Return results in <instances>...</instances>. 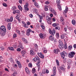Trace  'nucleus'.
<instances>
[{
    "label": "nucleus",
    "instance_id": "obj_1",
    "mask_svg": "<svg viewBox=\"0 0 76 76\" xmlns=\"http://www.w3.org/2000/svg\"><path fill=\"white\" fill-rule=\"evenodd\" d=\"M6 32V29L4 26H1L0 28V34L2 37H3Z\"/></svg>",
    "mask_w": 76,
    "mask_h": 76
},
{
    "label": "nucleus",
    "instance_id": "obj_2",
    "mask_svg": "<svg viewBox=\"0 0 76 76\" xmlns=\"http://www.w3.org/2000/svg\"><path fill=\"white\" fill-rule=\"evenodd\" d=\"M59 45H58V48L59 49H61V48H64V44L63 43V42L61 40H59Z\"/></svg>",
    "mask_w": 76,
    "mask_h": 76
},
{
    "label": "nucleus",
    "instance_id": "obj_3",
    "mask_svg": "<svg viewBox=\"0 0 76 76\" xmlns=\"http://www.w3.org/2000/svg\"><path fill=\"white\" fill-rule=\"evenodd\" d=\"M56 3L58 6V9L59 10H61V5L60 4V0H57L56 1Z\"/></svg>",
    "mask_w": 76,
    "mask_h": 76
},
{
    "label": "nucleus",
    "instance_id": "obj_4",
    "mask_svg": "<svg viewBox=\"0 0 76 76\" xmlns=\"http://www.w3.org/2000/svg\"><path fill=\"white\" fill-rule=\"evenodd\" d=\"M46 19L47 20V22L48 24H51V18H50L48 16L46 17Z\"/></svg>",
    "mask_w": 76,
    "mask_h": 76
},
{
    "label": "nucleus",
    "instance_id": "obj_5",
    "mask_svg": "<svg viewBox=\"0 0 76 76\" xmlns=\"http://www.w3.org/2000/svg\"><path fill=\"white\" fill-rule=\"evenodd\" d=\"M74 55H75V53L74 52H71L68 55V57L69 58H73L74 57Z\"/></svg>",
    "mask_w": 76,
    "mask_h": 76
},
{
    "label": "nucleus",
    "instance_id": "obj_6",
    "mask_svg": "<svg viewBox=\"0 0 76 76\" xmlns=\"http://www.w3.org/2000/svg\"><path fill=\"white\" fill-rule=\"evenodd\" d=\"M49 10H50V11H51V12L52 13H53L54 14V15L55 16L57 15V13H56V11L52 8H49Z\"/></svg>",
    "mask_w": 76,
    "mask_h": 76
},
{
    "label": "nucleus",
    "instance_id": "obj_7",
    "mask_svg": "<svg viewBox=\"0 0 76 76\" xmlns=\"http://www.w3.org/2000/svg\"><path fill=\"white\" fill-rule=\"evenodd\" d=\"M28 6H29V4L27 2L26 3V4L24 6V7L26 10H27V11L29 10V8H28Z\"/></svg>",
    "mask_w": 76,
    "mask_h": 76
},
{
    "label": "nucleus",
    "instance_id": "obj_8",
    "mask_svg": "<svg viewBox=\"0 0 76 76\" xmlns=\"http://www.w3.org/2000/svg\"><path fill=\"white\" fill-rule=\"evenodd\" d=\"M56 30H53V31L50 30V31L49 32L50 34H51V35H53V36H54L55 34H56Z\"/></svg>",
    "mask_w": 76,
    "mask_h": 76
},
{
    "label": "nucleus",
    "instance_id": "obj_9",
    "mask_svg": "<svg viewBox=\"0 0 76 76\" xmlns=\"http://www.w3.org/2000/svg\"><path fill=\"white\" fill-rule=\"evenodd\" d=\"M65 54H66V53H65V52L64 51L61 53V56L62 58H64V57H65V55H64Z\"/></svg>",
    "mask_w": 76,
    "mask_h": 76
},
{
    "label": "nucleus",
    "instance_id": "obj_10",
    "mask_svg": "<svg viewBox=\"0 0 76 76\" xmlns=\"http://www.w3.org/2000/svg\"><path fill=\"white\" fill-rule=\"evenodd\" d=\"M25 71L26 73L27 74V75H29L30 74V72H29V69L27 67H26L25 69Z\"/></svg>",
    "mask_w": 76,
    "mask_h": 76
},
{
    "label": "nucleus",
    "instance_id": "obj_11",
    "mask_svg": "<svg viewBox=\"0 0 76 76\" xmlns=\"http://www.w3.org/2000/svg\"><path fill=\"white\" fill-rule=\"evenodd\" d=\"M30 30H31V29L30 28H29L27 30L26 34L27 36H29L30 35V32H31Z\"/></svg>",
    "mask_w": 76,
    "mask_h": 76
},
{
    "label": "nucleus",
    "instance_id": "obj_12",
    "mask_svg": "<svg viewBox=\"0 0 76 76\" xmlns=\"http://www.w3.org/2000/svg\"><path fill=\"white\" fill-rule=\"evenodd\" d=\"M60 51V50L58 48H57V49H55L53 50V52L54 53H55L56 54H58V52Z\"/></svg>",
    "mask_w": 76,
    "mask_h": 76
},
{
    "label": "nucleus",
    "instance_id": "obj_13",
    "mask_svg": "<svg viewBox=\"0 0 76 76\" xmlns=\"http://www.w3.org/2000/svg\"><path fill=\"white\" fill-rule=\"evenodd\" d=\"M53 73L54 75H56V68L54 66L53 69Z\"/></svg>",
    "mask_w": 76,
    "mask_h": 76
},
{
    "label": "nucleus",
    "instance_id": "obj_14",
    "mask_svg": "<svg viewBox=\"0 0 76 76\" xmlns=\"http://www.w3.org/2000/svg\"><path fill=\"white\" fill-rule=\"evenodd\" d=\"M39 37L41 39H44V38H45V36H44V35L42 33H40L39 35Z\"/></svg>",
    "mask_w": 76,
    "mask_h": 76
},
{
    "label": "nucleus",
    "instance_id": "obj_15",
    "mask_svg": "<svg viewBox=\"0 0 76 76\" xmlns=\"http://www.w3.org/2000/svg\"><path fill=\"white\" fill-rule=\"evenodd\" d=\"M26 53V51L25 50H23L21 51V54L23 57H24L25 56V55Z\"/></svg>",
    "mask_w": 76,
    "mask_h": 76
},
{
    "label": "nucleus",
    "instance_id": "obj_16",
    "mask_svg": "<svg viewBox=\"0 0 76 76\" xmlns=\"http://www.w3.org/2000/svg\"><path fill=\"white\" fill-rule=\"evenodd\" d=\"M20 13V11L19 10H15L13 12V14H16V13Z\"/></svg>",
    "mask_w": 76,
    "mask_h": 76
},
{
    "label": "nucleus",
    "instance_id": "obj_17",
    "mask_svg": "<svg viewBox=\"0 0 76 76\" xmlns=\"http://www.w3.org/2000/svg\"><path fill=\"white\" fill-rule=\"evenodd\" d=\"M30 54L31 56H34L35 55V52H34V50H30Z\"/></svg>",
    "mask_w": 76,
    "mask_h": 76
},
{
    "label": "nucleus",
    "instance_id": "obj_18",
    "mask_svg": "<svg viewBox=\"0 0 76 76\" xmlns=\"http://www.w3.org/2000/svg\"><path fill=\"white\" fill-rule=\"evenodd\" d=\"M60 68L61 70H63V71H64V70H65V68H64V65H62L61 66H60Z\"/></svg>",
    "mask_w": 76,
    "mask_h": 76
},
{
    "label": "nucleus",
    "instance_id": "obj_19",
    "mask_svg": "<svg viewBox=\"0 0 76 76\" xmlns=\"http://www.w3.org/2000/svg\"><path fill=\"white\" fill-rule=\"evenodd\" d=\"M58 25H59V24H58V23H54L53 24L52 26L53 27H56V26H58Z\"/></svg>",
    "mask_w": 76,
    "mask_h": 76
},
{
    "label": "nucleus",
    "instance_id": "obj_20",
    "mask_svg": "<svg viewBox=\"0 0 76 76\" xmlns=\"http://www.w3.org/2000/svg\"><path fill=\"white\" fill-rule=\"evenodd\" d=\"M49 38L50 40H51V41H53L54 40V37H53L52 35L50 36L49 37Z\"/></svg>",
    "mask_w": 76,
    "mask_h": 76
},
{
    "label": "nucleus",
    "instance_id": "obj_21",
    "mask_svg": "<svg viewBox=\"0 0 76 76\" xmlns=\"http://www.w3.org/2000/svg\"><path fill=\"white\" fill-rule=\"evenodd\" d=\"M34 5L38 7V8H39V6L38 4H37V2H35V3H34Z\"/></svg>",
    "mask_w": 76,
    "mask_h": 76
},
{
    "label": "nucleus",
    "instance_id": "obj_22",
    "mask_svg": "<svg viewBox=\"0 0 76 76\" xmlns=\"http://www.w3.org/2000/svg\"><path fill=\"white\" fill-rule=\"evenodd\" d=\"M11 25L10 24H8L7 26V28L8 30H10V29H11V27H10Z\"/></svg>",
    "mask_w": 76,
    "mask_h": 76
},
{
    "label": "nucleus",
    "instance_id": "obj_23",
    "mask_svg": "<svg viewBox=\"0 0 76 76\" xmlns=\"http://www.w3.org/2000/svg\"><path fill=\"white\" fill-rule=\"evenodd\" d=\"M9 49H10L11 51H15V49L14 48L12 47H10L9 48Z\"/></svg>",
    "mask_w": 76,
    "mask_h": 76
},
{
    "label": "nucleus",
    "instance_id": "obj_24",
    "mask_svg": "<svg viewBox=\"0 0 76 76\" xmlns=\"http://www.w3.org/2000/svg\"><path fill=\"white\" fill-rule=\"evenodd\" d=\"M47 5L45 6V11H48V9Z\"/></svg>",
    "mask_w": 76,
    "mask_h": 76
},
{
    "label": "nucleus",
    "instance_id": "obj_25",
    "mask_svg": "<svg viewBox=\"0 0 76 76\" xmlns=\"http://www.w3.org/2000/svg\"><path fill=\"white\" fill-rule=\"evenodd\" d=\"M32 72L33 73H35L36 72V69L35 68H33L32 70Z\"/></svg>",
    "mask_w": 76,
    "mask_h": 76
},
{
    "label": "nucleus",
    "instance_id": "obj_26",
    "mask_svg": "<svg viewBox=\"0 0 76 76\" xmlns=\"http://www.w3.org/2000/svg\"><path fill=\"white\" fill-rule=\"evenodd\" d=\"M37 60H38V65H39V63L40 62V59H39V58L38 57H37Z\"/></svg>",
    "mask_w": 76,
    "mask_h": 76
},
{
    "label": "nucleus",
    "instance_id": "obj_27",
    "mask_svg": "<svg viewBox=\"0 0 76 76\" xmlns=\"http://www.w3.org/2000/svg\"><path fill=\"white\" fill-rule=\"evenodd\" d=\"M72 23L73 25H75L76 24V21L74 20H72Z\"/></svg>",
    "mask_w": 76,
    "mask_h": 76
},
{
    "label": "nucleus",
    "instance_id": "obj_28",
    "mask_svg": "<svg viewBox=\"0 0 76 76\" xmlns=\"http://www.w3.org/2000/svg\"><path fill=\"white\" fill-rule=\"evenodd\" d=\"M18 7L19 9L20 10H21V11H22V7H21V6H20V5H19Z\"/></svg>",
    "mask_w": 76,
    "mask_h": 76
},
{
    "label": "nucleus",
    "instance_id": "obj_29",
    "mask_svg": "<svg viewBox=\"0 0 76 76\" xmlns=\"http://www.w3.org/2000/svg\"><path fill=\"white\" fill-rule=\"evenodd\" d=\"M33 60L34 61H37V60H38V56L37 57H35L33 59Z\"/></svg>",
    "mask_w": 76,
    "mask_h": 76
},
{
    "label": "nucleus",
    "instance_id": "obj_30",
    "mask_svg": "<svg viewBox=\"0 0 76 76\" xmlns=\"http://www.w3.org/2000/svg\"><path fill=\"white\" fill-rule=\"evenodd\" d=\"M55 29L56 30H57V29L58 30H60V27L59 26H58L55 27Z\"/></svg>",
    "mask_w": 76,
    "mask_h": 76
},
{
    "label": "nucleus",
    "instance_id": "obj_31",
    "mask_svg": "<svg viewBox=\"0 0 76 76\" xmlns=\"http://www.w3.org/2000/svg\"><path fill=\"white\" fill-rule=\"evenodd\" d=\"M13 17L11 16L10 19V22H12L13 21Z\"/></svg>",
    "mask_w": 76,
    "mask_h": 76
},
{
    "label": "nucleus",
    "instance_id": "obj_32",
    "mask_svg": "<svg viewBox=\"0 0 76 76\" xmlns=\"http://www.w3.org/2000/svg\"><path fill=\"white\" fill-rule=\"evenodd\" d=\"M68 11V7H66L65 10H64L65 13H67Z\"/></svg>",
    "mask_w": 76,
    "mask_h": 76
},
{
    "label": "nucleus",
    "instance_id": "obj_33",
    "mask_svg": "<svg viewBox=\"0 0 76 76\" xmlns=\"http://www.w3.org/2000/svg\"><path fill=\"white\" fill-rule=\"evenodd\" d=\"M39 57L40 58H44V55L42 53L41 55Z\"/></svg>",
    "mask_w": 76,
    "mask_h": 76
},
{
    "label": "nucleus",
    "instance_id": "obj_34",
    "mask_svg": "<svg viewBox=\"0 0 76 76\" xmlns=\"http://www.w3.org/2000/svg\"><path fill=\"white\" fill-rule=\"evenodd\" d=\"M24 26L25 28H28V26L26 23L24 24Z\"/></svg>",
    "mask_w": 76,
    "mask_h": 76
},
{
    "label": "nucleus",
    "instance_id": "obj_35",
    "mask_svg": "<svg viewBox=\"0 0 76 76\" xmlns=\"http://www.w3.org/2000/svg\"><path fill=\"white\" fill-rule=\"evenodd\" d=\"M16 37H17V34H16L15 33L13 35V38H16Z\"/></svg>",
    "mask_w": 76,
    "mask_h": 76
},
{
    "label": "nucleus",
    "instance_id": "obj_36",
    "mask_svg": "<svg viewBox=\"0 0 76 76\" xmlns=\"http://www.w3.org/2000/svg\"><path fill=\"white\" fill-rule=\"evenodd\" d=\"M72 48V45H70L68 47V49L69 50H71Z\"/></svg>",
    "mask_w": 76,
    "mask_h": 76
},
{
    "label": "nucleus",
    "instance_id": "obj_37",
    "mask_svg": "<svg viewBox=\"0 0 76 76\" xmlns=\"http://www.w3.org/2000/svg\"><path fill=\"white\" fill-rule=\"evenodd\" d=\"M56 63L57 64L58 66H59V62L58 61V60L57 59H56Z\"/></svg>",
    "mask_w": 76,
    "mask_h": 76
},
{
    "label": "nucleus",
    "instance_id": "obj_38",
    "mask_svg": "<svg viewBox=\"0 0 76 76\" xmlns=\"http://www.w3.org/2000/svg\"><path fill=\"white\" fill-rule=\"evenodd\" d=\"M65 37V36L64 35V34H62L61 35V37L62 39H63Z\"/></svg>",
    "mask_w": 76,
    "mask_h": 76
},
{
    "label": "nucleus",
    "instance_id": "obj_39",
    "mask_svg": "<svg viewBox=\"0 0 76 76\" xmlns=\"http://www.w3.org/2000/svg\"><path fill=\"white\" fill-rule=\"evenodd\" d=\"M56 36L57 38H59V33H56Z\"/></svg>",
    "mask_w": 76,
    "mask_h": 76
},
{
    "label": "nucleus",
    "instance_id": "obj_40",
    "mask_svg": "<svg viewBox=\"0 0 76 76\" xmlns=\"http://www.w3.org/2000/svg\"><path fill=\"white\" fill-rule=\"evenodd\" d=\"M3 6H4V7H7V5L6 4V3H4L3 4Z\"/></svg>",
    "mask_w": 76,
    "mask_h": 76
},
{
    "label": "nucleus",
    "instance_id": "obj_41",
    "mask_svg": "<svg viewBox=\"0 0 76 76\" xmlns=\"http://www.w3.org/2000/svg\"><path fill=\"white\" fill-rule=\"evenodd\" d=\"M16 9V7H15V6H13L12 8V10H15V9Z\"/></svg>",
    "mask_w": 76,
    "mask_h": 76
},
{
    "label": "nucleus",
    "instance_id": "obj_42",
    "mask_svg": "<svg viewBox=\"0 0 76 76\" xmlns=\"http://www.w3.org/2000/svg\"><path fill=\"white\" fill-rule=\"evenodd\" d=\"M65 49H67V44L65 43L64 45V47Z\"/></svg>",
    "mask_w": 76,
    "mask_h": 76
},
{
    "label": "nucleus",
    "instance_id": "obj_43",
    "mask_svg": "<svg viewBox=\"0 0 76 76\" xmlns=\"http://www.w3.org/2000/svg\"><path fill=\"white\" fill-rule=\"evenodd\" d=\"M66 59H67V58H65L64 59V60H63V62H64V63H66Z\"/></svg>",
    "mask_w": 76,
    "mask_h": 76
},
{
    "label": "nucleus",
    "instance_id": "obj_44",
    "mask_svg": "<svg viewBox=\"0 0 76 76\" xmlns=\"http://www.w3.org/2000/svg\"><path fill=\"white\" fill-rule=\"evenodd\" d=\"M37 66H38V71H39L41 69V67H40V66H39V65H37Z\"/></svg>",
    "mask_w": 76,
    "mask_h": 76
},
{
    "label": "nucleus",
    "instance_id": "obj_45",
    "mask_svg": "<svg viewBox=\"0 0 76 76\" xmlns=\"http://www.w3.org/2000/svg\"><path fill=\"white\" fill-rule=\"evenodd\" d=\"M26 23L27 24L28 26L30 25H31V23H30V22L29 21H28L26 22Z\"/></svg>",
    "mask_w": 76,
    "mask_h": 76
},
{
    "label": "nucleus",
    "instance_id": "obj_46",
    "mask_svg": "<svg viewBox=\"0 0 76 76\" xmlns=\"http://www.w3.org/2000/svg\"><path fill=\"white\" fill-rule=\"evenodd\" d=\"M28 66L30 67H32V64L31 63H29L28 64Z\"/></svg>",
    "mask_w": 76,
    "mask_h": 76
},
{
    "label": "nucleus",
    "instance_id": "obj_47",
    "mask_svg": "<svg viewBox=\"0 0 76 76\" xmlns=\"http://www.w3.org/2000/svg\"><path fill=\"white\" fill-rule=\"evenodd\" d=\"M68 29H69V31H71L72 30V29H73V27H71L68 28Z\"/></svg>",
    "mask_w": 76,
    "mask_h": 76
},
{
    "label": "nucleus",
    "instance_id": "obj_48",
    "mask_svg": "<svg viewBox=\"0 0 76 76\" xmlns=\"http://www.w3.org/2000/svg\"><path fill=\"white\" fill-rule=\"evenodd\" d=\"M17 51L18 52L20 51H21V49L19 48H18L17 49Z\"/></svg>",
    "mask_w": 76,
    "mask_h": 76
},
{
    "label": "nucleus",
    "instance_id": "obj_49",
    "mask_svg": "<svg viewBox=\"0 0 76 76\" xmlns=\"http://www.w3.org/2000/svg\"><path fill=\"white\" fill-rule=\"evenodd\" d=\"M18 67L20 69L22 68V65H21V64H18Z\"/></svg>",
    "mask_w": 76,
    "mask_h": 76
},
{
    "label": "nucleus",
    "instance_id": "obj_50",
    "mask_svg": "<svg viewBox=\"0 0 76 76\" xmlns=\"http://www.w3.org/2000/svg\"><path fill=\"white\" fill-rule=\"evenodd\" d=\"M42 72L43 73H44V74L46 73V70H43V71H42Z\"/></svg>",
    "mask_w": 76,
    "mask_h": 76
},
{
    "label": "nucleus",
    "instance_id": "obj_51",
    "mask_svg": "<svg viewBox=\"0 0 76 76\" xmlns=\"http://www.w3.org/2000/svg\"><path fill=\"white\" fill-rule=\"evenodd\" d=\"M19 47L21 48V49H23V46H22L21 45H20Z\"/></svg>",
    "mask_w": 76,
    "mask_h": 76
},
{
    "label": "nucleus",
    "instance_id": "obj_52",
    "mask_svg": "<svg viewBox=\"0 0 76 76\" xmlns=\"http://www.w3.org/2000/svg\"><path fill=\"white\" fill-rule=\"evenodd\" d=\"M22 39L23 42H24L26 40V39L24 38H22Z\"/></svg>",
    "mask_w": 76,
    "mask_h": 76
},
{
    "label": "nucleus",
    "instance_id": "obj_53",
    "mask_svg": "<svg viewBox=\"0 0 76 76\" xmlns=\"http://www.w3.org/2000/svg\"><path fill=\"white\" fill-rule=\"evenodd\" d=\"M45 4H50V2L48 1L45 2Z\"/></svg>",
    "mask_w": 76,
    "mask_h": 76
},
{
    "label": "nucleus",
    "instance_id": "obj_54",
    "mask_svg": "<svg viewBox=\"0 0 76 76\" xmlns=\"http://www.w3.org/2000/svg\"><path fill=\"white\" fill-rule=\"evenodd\" d=\"M17 20L18 21V23H20V21H21V20H20V19L18 18L17 19Z\"/></svg>",
    "mask_w": 76,
    "mask_h": 76
},
{
    "label": "nucleus",
    "instance_id": "obj_55",
    "mask_svg": "<svg viewBox=\"0 0 76 76\" xmlns=\"http://www.w3.org/2000/svg\"><path fill=\"white\" fill-rule=\"evenodd\" d=\"M19 2L20 4H22V0H19Z\"/></svg>",
    "mask_w": 76,
    "mask_h": 76
},
{
    "label": "nucleus",
    "instance_id": "obj_56",
    "mask_svg": "<svg viewBox=\"0 0 76 76\" xmlns=\"http://www.w3.org/2000/svg\"><path fill=\"white\" fill-rule=\"evenodd\" d=\"M30 32H31V33H33V34H34V33H35V31H32L31 29L30 30Z\"/></svg>",
    "mask_w": 76,
    "mask_h": 76
},
{
    "label": "nucleus",
    "instance_id": "obj_57",
    "mask_svg": "<svg viewBox=\"0 0 76 76\" xmlns=\"http://www.w3.org/2000/svg\"><path fill=\"white\" fill-rule=\"evenodd\" d=\"M43 53H45H45H47V50H44L43 51Z\"/></svg>",
    "mask_w": 76,
    "mask_h": 76
},
{
    "label": "nucleus",
    "instance_id": "obj_58",
    "mask_svg": "<svg viewBox=\"0 0 76 76\" xmlns=\"http://www.w3.org/2000/svg\"><path fill=\"white\" fill-rule=\"evenodd\" d=\"M42 54V53H37V54H38V56H39V57H40V56H41V55Z\"/></svg>",
    "mask_w": 76,
    "mask_h": 76
},
{
    "label": "nucleus",
    "instance_id": "obj_59",
    "mask_svg": "<svg viewBox=\"0 0 76 76\" xmlns=\"http://www.w3.org/2000/svg\"><path fill=\"white\" fill-rule=\"evenodd\" d=\"M60 19L61 22H63V20H64V19H63V18H61Z\"/></svg>",
    "mask_w": 76,
    "mask_h": 76
},
{
    "label": "nucleus",
    "instance_id": "obj_60",
    "mask_svg": "<svg viewBox=\"0 0 76 76\" xmlns=\"http://www.w3.org/2000/svg\"><path fill=\"white\" fill-rule=\"evenodd\" d=\"M16 32L19 35H20V31H17Z\"/></svg>",
    "mask_w": 76,
    "mask_h": 76
},
{
    "label": "nucleus",
    "instance_id": "obj_61",
    "mask_svg": "<svg viewBox=\"0 0 76 76\" xmlns=\"http://www.w3.org/2000/svg\"><path fill=\"white\" fill-rule=\"evenodd\" d=\"M42 28L43 29H45V26L43 25H42Z\"/></svg>",
    "mask_w": 76,
    "mask_h": 76
},
{
    "label": "nucleus",
    "instance_id": "obj_62",
    "mask_svg": "<svg viewBox=\"0 0 76 76\" xmlns=\"http://www.w3.org/2000/svg\"><path fill=\"white\" fill-rule=\"evenodd\" d=\"M1 50H4V47H1Z\"/></svg>",
    "mask_w": 76,
    "mask_h": 76
},
{
    "label": "nucleus",
    "instance_id": "obj_63",
    "mask_svg": "<svg viewBox=\"0 0 76 76\" xmlns=\"http://www.w3.org/2000/svg\"><path fill=\"white\" fill-rule=\"evenodd\" d=\"M29 16H30L31 18H32L33 17V15L32 14H30L29 15Z\"/></svg>",
    "mask_w": 76,
    "mask_h": 76
},
{
    "label": "nucleus",
    "instance_id": "obj_64",
    "mask_svg": "<svg viewBox=\"0 0 76 76\" xmlns=\"http://www.w3.org/2000/svg\"><path fill=\"white\" fill-rule=\"evenodd\" d=\"M74 48H76V44H75L74 45Z\"/></svg>",
    "mask_w": 76,
    "mask_h": 76
}]
</instances>
